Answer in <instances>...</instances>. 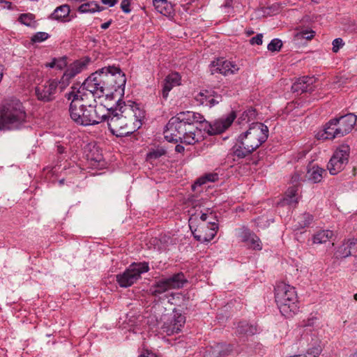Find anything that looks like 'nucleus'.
Wrapping results in <instances>:
<instances>
[{
    "label": "nucleus",
    "mask_w": 357,
    "mask_h": 357,
    "mask_svg": "<svg viewBox=\"0 0 357 357\" xmlns=\"http://www.w3.org/2000/svg\"><path fill=\"white\" fill-rule=\"evenodd\" d=\"M256 116V110L255 109L250 108L248 110L245 111L242 116H241V119L242 121H245L246 122H249L251 120H253Z\"/></svg>",
    "instance_id": "40"
},
{
    "label": "nucleus",
    "mask_w": 357,
    "mask_h": 357,
    "mask_svg": "<svg viewBox=\"0 0 357 357\" xmlns=\"http://www.w3.org/2000/svg\"><path fill=\"white\" fill-rule=\"evenodd\" d=\"M333 52H337L340 47H342L344 45L343 40L340 38H335L333 41Z\"/></svg>",
    "instance_id": "48"
},
{
    "label": "nucleus",
    "mask_w": 357,
    "mask_h": 357,
    "mask_svg": "<svg viewBox=\"0 0 357 357\" xmlns=\"http://www.w3.org/2000/svg\"><path fill=\"white\" fill-rule=\"evenodd\" d=\"M275 298L280 312L284 317H291L299 308L295 288L283 282L276 284Z\"/></svg>",
    "instance_id": "5"
},
{
    "label": "nucleus",
    "mask_w": 357,
    "mask_h": 357,
    "mask_svg": "<svg viewBox=\"0 0 357 357\" xmlns=\"http://www.w3.org/2000/svg\"><path fill=\"white\" fill-rule=\"evenodd\" d=\"M349 249L351 251V256L356 255L357 252V238L349 239Z\"/></svg>",
    "instance_id": "47"
},
{
    "label": "nucleus",
    "mask_w": 357,
    "mask_h": 357,
    "mask_svg": "<svg viewBox=\"0 0 357 357\" xmlns=\"http://www.w3.org/2000/svg\"><path fill=\"white\" fill-rule=\"evenodd\" d=\"M4 2H5V3H6V6L8 8H11L12 3H11L10 1H5Z\"/></svg>",
    "instance_id": "62"
},
{
    "label": "nucleus",
    "mask_w": 357,
    "mask_h": 357,
    "mask_svg": "<svg viewBox=\"0 0 357 357\" xmlns=\"http://www.w3.org/2000/svg\"><path fill=\"white\" fill-rule=\"evenodd\" d=\"M263 35L261 33L257 34L256 36L250 39V43L252 45H260L263 42Z\"/></svg>",
    "instance_id": "51"
},
{
    "label": "nucleus",
    "mask_w": 357,
    "mask_h": 357,
    "mask_svg": "<svg viewBox=\"0 0 357 357\" xmlns=\"http://www.w3.org/2000/svg\"><path fill=\"white\" fill-rule=\"evenodd\" d=\"M185 150L184 146L181 144H177L175 147V151L178 153H182Z\"/></svg>",
    "instance_id": "57"
},
{
    "label": "nucleus",
    "mask_w": 357,
    "mask_h": 357,
    "mask_svg": "<svg viewBox=\"0 0 357 357\" xmlns=\"http://www.w3.org/2000/svg\"><path fill=\"white\" fill-rule=\"evenodd\" d=\"M88 61L77 60L70 64L66 70L61 79L59 81L61 89H63L66 85L68 84L70 79L80 73L86 67Z\"/></svg>",
    "instance_id": "19"
},
{
    "label": "nucleus",
    "mask_w": 357,
    "mask_h": 357,
    "mask_svg": "<svg viewBox=\"0 0 357 357\" xmlns=\"http://www.w3.org/2000/svg\"><path fill=\"white\" fill-rule=\"evenodd\" d=\"M298 187L297 185H293L289 187L284 195V198L280 202L282 206H289L295 208L298 203L299 197L298 196Z\"/></svg>",
    "instance_id": "21"
},
{
    "label": "nucleus",
    "mask_w": 357,
    "mask_h": 357,
    "mask_svg": "<svg viewBox=\"0 0 357 357\" xmlns=\"http://www.w3.org/2000/svg\"><path fill=\"white\" fill-rule=\"evenodd\" d=\"M70 102L69 112L71 119L77 125L87 126L98 124L106 120L105 109L102 105H80Z\"/></svg>",
    "instance_id": "4"
},
{
    "label": "nucleus",
    "mask_w": 357,
    "mask_h": 357,
    "mask_svg": "<svg viewBox=\"0 0 357 357\" xmlns=\"http://www.w3.org/2000/svg\"><path fill=\"white\" fill-rule=\"evenodd\" d=\"M184 120L181 112L169 119L164 130V136L167 141L169 142H178V140L181 139V121Z\"/></svg>",
    "instance_id": "16"
},
{
    "label": "nucleus",
    "mask_w": 357,
    "mask_h": 357,
    "mask_svg": "<svg viewBox=\"0 0 357 357\" xmlns=\"http://www.w3.org/2000/svg\"><path fill=\"white\" fill-rule=\"evenodd\" d=\"M250 229L247 227H243L238 231V236L241 238L242 242H248L250 237L253 234Z\"/></svg>",
    "instance_id": "39"
},
{
    "label": "nucleus",
    "mask_w": 357,
    "mask_h": 357,
    "mask_svg": "<svg viewBox=\"0 0 357 357\" xmlns=\"http://www.w3.org/2000/svg\"><path fill=\"white\" fill-rule=\"evenodd\" d=\"M161 322L162 331L167 335H172L181 331L185 323V317L174 309L172 313L163 314Z\"/></svg>",
    "instance_id": "10"
},
{
    "label": "nucleus",
    "mask_w": 357,
    "mask_h": 357,
    "mask_svg": "<svg viewBox=\"0 0 357 357\" xmlns=\"http://www.w3.org/2000/svg\"><path fill=\"white\" fill-rule=\"evenodd\" d=\"M153 6L155 10L162 15L171 17L174 15V8L170 2L167 0L156 1Z\"/></svg>",
    "instance_id": "23"
},
{
    "label": "nucleus",
    "mask_w": 357,
    "mask_h": 357,
    "mask_svg": "<svg viewBox=\"0 0 357 357\" xmlns=\"http://www.w3.org/2000/svg\"><path fill=\"white\" fill-rule=\"evenodd\" d=\"M232 153L235 157L238 158H244L246 156L251 154L253 151H248L245 148V146H242L240 143L236 144L231 149Z\"/></svg>",
    "instance_id": "34"
},
{
    "label": "nucleus",
    "mask_w": 357,
    "mask_h": 357,
    "mask_svg": "<svg viewBox=\"0 0 357 357\" xmlns=\"http://www.w3.org/2000/svg\"><path fill=\"white\" fill-rule=\"evenodd\" d=\"M357 121V116L351 113L331 119L326 123L324 132L326 138L341 137L350 132Z\"/></svg>",
    "instance_id": "7"
},
{
    "label": "nucleus",
    "mask_w": 357,
    "mask_h": 357,
    "mask_svg": "<svg viewBox=\"0 0 357 357\" xmlns=\"http://www.w3.org/2000/svg\"><path fill=\"white\" fill-rule=\"evenodd\" d=\"M106 120L110 132L116 137L128 136L142 125L144 112L136 104H126L119 100L114 107L105 109Z\"/></svg>",
    "instance_id": "1"
},
{
    "label": "nucleus",
    "mask_w": 357,
    "mask_h": 357,
    "mask_svg": "<svg viewBox=\"0 0 357 357\" xmlns=\"http://www.w3.org/2000/svg\"><path fill=\"white\" fill-rule=\"evenodd\" d=\"M314 31L304 30L298 33V36L301 38H305L306 40H311L314 36Z\"/></svg>",
    "instance_id": "46"
},
{
    "label": "nucleus",
    "mask_w": 357,
    "mask_h": 357,
    "mask_svg": "<svg viewBox=\"0 0 357 357\" xmlns=\"http://www.w3.org/2000/svg\"><path fill=\"white\" fill-rule=\"evenodd\" d=\"M128 331H132L134 333H137L140 332V328H139L138 325L135 324V322L131 319L129 320V322L128 323Z\"/></svg>",
    "instance_id": "49"
},
{
    "label": "nucleus",
    "mask_w": 357,
    "mask_h": 357,
    "mask_svg": "<svg viewBox=\"0 0 357 357\" xmlns=\"http://www.w3.org/2000/svg\"><path fill=\"white\" fill-rule=\"evenodd\" d=\"M210 92L208 91H200L195 96V100L200 105L208 106Z\"/></svg>",
    "instance_id": "38"
},
{
    "label": "nucleus",
    "mask_w": 357,
    "mask_h": 357,
    "mask_svg": "<svg viewBox=\"0 0 357 357\" xmlns=\"http://www.w3.org/2000/svg\"><path fill=\"white\" fill-rule=\"evenodd\" d=\"M149 271V263H133L121 274L116 275V281L120 287H128L136 282L142 273Z\"/></svg>",
    "instance_id": "8"
},
{
    "label": "nucleus",
    "mask_w": 357,
    "mask_h": 357,
    "mask_svg": "<svg viewBox=\"0 0 357 357\" xmlns=\"http://www.w3.org/2000/svg\"><path fill=\"white\" fill-rule=\"evenodd\" d=\"M300 179V175L298 174H294L291 177V182L296 183Z\"/></svg>",
    "instance_id": "59"
},
{
    "label": "nucleus",
    "mask_w": 357,
    "mask_h": 357,
    "mask_svg": "<svg viewBox=\"0 0 357 357\" xmlns=\"http://www.w3.org/2000/svg\"><path fill=\"white\" fill-rule=\"evenodd\" d=\"M139 357H156L154 354L149 351H144Z\"/></svg>",
    "instance_id": "55"
},
{
    "label": "nucleus",
    "mask_w": 357,
    "mask_h": 357,
    "mask_svg": "<svg viewBox=\"0 0 357 357\" xmlns=\"http://www.w3.org/2000/svg\"><path fill=\"white\" fill-rule=\"evenodd\" d=\"M61 84L56 79H50L36 87V95L38 99L43 102H50L55 98L57 88Z\"/></svg>",
    "instance_id": "15"
},
{
    "label": "nucleus",
    "mask_w": 357,
    "mask_h": 357,
    "mask_svg": "<svg viewBox=\"0 0 357 357\" xmlns=\"http://www.w3.org/2000/svg\"><path fill=\"white\" fill-rule=\"evenodd\" d=\"M335 255L337 258H346L351 256V251L350 249H349V243L347 241L339 247Z\"/></svg>",
    "instance_id": "37"
},
{
    "label": "nucleus",
    "mask_w": 357,
    "mask_h": 357,
    "mask_svg": "<svg viewBox=\"0 0 357 357\" xmlns=\"http://www.w3.org/2000/svg\"><path fill=\"white\" fill-rule=\"evenodd\" d=\"M167 153L166 150L162 147H157L151 149L146 154V160L153 162L156 159L160 158Z\"/></svg>",
    "instance_id": "33"
},
{
    "label": "nucleus",
    "mask_w": 357,
    "mask_h": 357,
    "mask_svg": "<svg viewBox=\"0 0 357 357\" xmlns=\"http://www.w3.org/2000/svg\"><path fill=\"white\" fill-rule=\"evenodd\" d=\"M56 68H58L59 70L63 69L66 66V62L65 59H56Z\"/></svg>",
    "instance_id": "52"
},
{
    "label": "nucleus",
    "mask_w": 357,
    "mask_h": 357,
    "mask_svg": "<svg viewBox=\"0 0 357 357\" xmlns=\"http://www.w3.org/2000/svg\"><path fill=\"white\" fill-rule=\"evenodd\" d=\"M27 114L22 103L10 100L0 110V130H18L26 127Z\"/></svg>",
    "instance_id": "3"
},
{
    "label": "nucleus",
    "mask_w": 357,
    "mask_h": 357,
    "mask_svg": "<svg viewBox=\"0 0 357 357\" xmlns=\"http://www.w3.org/2000/svg\"><path fill=\"white\" fill-rule=\"evenodd\" d=\"M217 178V174H208L206 176V178L209 181H215Z\"/></svg>",
    "instance_id": "56"
},
{
    "label": "nucleus",
    "mask_w": 357,
    "mask_h": 357,
    "mask_svg": "<svg viewBox=\"0 0 357 357\" xmlns=\"http://www.w3.org/2000/svg\"><path fill=\"white\" fill-rule=\"evenodd\" d=\"M33 20V17L32 14L30 13H24L21 14L19 17V21L26 26L31 25L32 21Z\"/></svg>",
    "instance_id": "43"
},
{
    "label": "nucleus",
    "mask_w": 357,
    "mask_h": 357,
    "mask_svg": "<svg viewBox=\"0 0 357 357\" xmlns=\"http://www.w3.org/2000/svg\"><path fill=\"white\" fill-rule=\"evenodd\" d=\"M2 77H3V68H2L1 64L0 63V82L1 81Z\"/></svg>",
    "instance_id": "63"
},
{
    "label": "nucleus",
    "mask_w": 357,
    "mask_h": 357,
    "mask_svg": "<svg viewBox=\"0 0 357 357\" xmlns=\"http://www.w3.org/2000/svg\"><path fill=\"white\" fill-rule=\"evenodd\" d=\"M102 10L103 8L94 1L83 3L79 6L77 9L78 12L81 13H93L95 12H100Z\"/></svg>",
    "instance_id": "31"
},
{
    "label": "nucleus",
    "mask_w": 357,
    "mask_h": 357,
    "mask_svg": "<svg viewBox=\"0 0 357 357\" xmlns=\"http://www.w3.org/2000/svg\"><path fill=\"white\" fill-rule=\"evenodd\" d=\"M213 93L214 92H210V98L208 99V107H213L222 100V97L220 96H215Z\"/></svg>",
    "instance_id": "45"
},
{
    "label": "nucleus",
    "mask_w": 357,
    "mask_h": 357,
    "mask_svg": "<svg viewBox=\"0 0 357 357\" xmlns=\"http://www.w3.org/2000/svg\"><path fill=\"white\" fill-rule=\"evenodd\" d=\"M111 23H112V20H109V21H108V22H105V23L102 24H101V26H100V27H101V29H108V28H109V26H110Z\"/></svg>",
    "instance_id": "58"
},
{
    "label": "nucleus",
    "mask_w": 357,
    "mask_h": 357,
    "mask_svg": "<svg viewBox=\"0 0 357 357\" xmlns=\"http://www.w3.org/2000/svg\"><path fill=\"white\" fill-rule=\"evenodd\" d=\"M221 357H225L229 355L233 351V346L229 344L221 343Z\"/></svg>",
    "instance_id": "44"
},
{
    "label": "nucleus",
    "mask_w": 357,
    "mask_h": 357,
    "mask_svg": "<svg viewBox=\"0 0 357 357\" xmlns=\"http://www.w3.org/2000/svg\"><path fill=\"white\" fill-rule=\"evenodd\" d=\"M257 332V326L249 324L245 321H239L236 326V333L239 335H253Z\"/></svg>",
    "instance_id": "27"
},
{
    "label": "nucleus",
    "mask_w": 357,
    "mask_h": 357,
    "mask_svg": "<svg viewBox=\"0 0 357 357\" xmlns=\"http://www.w3.org/2000/svg\"><path fill=\"white\" fill-rule=\"evenodd\" d=\"M130 2L129 0H122L121 3V8L126 13H130L131 10L130 8Z\"/></svg>",
    "instance_id": "50"
},
{
    "label": "nucleus",
    "mask_w": 357,
    "mask_h": 357,
    "mask_svg": "<svg viewBox=\"0 0 357 357\" xmlns=\"http://www.w3.org/2000/svg\"><path fill=\"white\" fill-rule=\"evenodd\" d=\"M57 151L59 153L61 154L64 152V148L61 146H57Z\"/></svg>",
    "instance_id": "61"
},
{
    "label": "nucleus",
    "mask_w": 357,
    "mask_h": 357,
    "mask_svg": "<svg viewBox=\"0 0 357 357\" xmlns=\"http://www.w3.org/2000/svg\"><path fill=\"white\" fill-rule=\"evenodd\" d=\"M126 78L121 68L115 66L103 67L91 74L86 79L84 86L96 91L99 96L124 95Z\"/></svg>",
    "instance_id": "2"
},
{
    "label": "nucleus",
    "mask_w": 357,
    "mask_h": 357,
    "mask_svg": "<svg viewBox=\"0 0 357 357\" xmlns=\"http://www.w3.org/2000/svg\"><path fill=\"white\" fill-rule=\"evenodd\" d=\"M199 216V219L201 220V223H205L207 225V222L208 221H217L215 220V216L213 213L212 211H210V209H207L206 212H201V213L199 214H193L190 216L189 219V223H190V227L192 229V225L195 220H197V218Z\"/></svg>",
    "instance_id": "26"
},
{
    "label": "nucleus",
    "mask_w": 357,
    "mask_h": 357,
    "mask_svg": "<svg viewBox=\"0 0 357 357\" xmlns=\"http://www.w3.org/2000/svg\"><path fill=\"white\" fill-rule=\"evenodd\" d=\"M186 282L184 274L178 273L169 278L158 280L151 287L150 291L153 296H158L169 289L182 288Z\"/></svg>",
    "instance_id": "9"
},
{
    "label": "nucleus",
    "mask_w": 357,
    "mask_h": 357,
    "mask_svg": "<svg viewBox=\"0 0 357 357\" xmlns=\"http://www.w3.org/2000/svg\"><path fill=\"white\" fill-rule=\"evenodd\" d=\"M199 133L200 130H197L194 126L190 125V123L184 120L181 123V139L178 142L188 145L194 144L199 141Z\"/></svg>",
    "instance_id": "17"
},
{
    "label": "nucleus",
    "mask_w": 357,
    "mask_h": 357,
    "mask_svg": "<svg viewBox=\"0 0 357 357\" xmlns=\"http://www.w3.org/2000/svg\"><path fill=\"white\" fill-rule=\"evenodd\" d=\"M314 82L313 77L304 76L298 78L291 86L294 93H303L313 90L312 84Z\"/></svg>",
    "instance_id": "20"
},
{
    "label": "nucleus",
    "mask_w": 357,
    "mask_h": 357,
    "mask_svg": "<svg viewBox=\"0 0 357 357\" xmlns=\"http://www.w3.org/2000/svg\"><path fill=\"white\" fill-rule=\"evenodd\" d=\"M101 2L109 7H112L117 3L118 0H101Z\"/></svg>",
    "instance_id": "54"
},
{
    "label": "nucleus",
    "mask_w": 357,
    "mask_h": 357,
    "mask_svg": "<svg viewBox=\"0 0 357 357\" xmlns=\"http://www.w3.org/2000/svg\"><path fill=\"white\" fill-rule=\"evenodd\" d=\"M317 319L315 317H312L309 318L306 321H305V324H303V326H313L315 322L317 321Z\"/></svg>",
    "instance_id": "53"
},
{
    "label": "nucleus",
    "mask_w": 357,
    "mask_h": 357,
    "mask_svg": "<svg viewBox=\"0 0 357 357\" xmlns=\"http://www.w3.org/2000/svg\"><path fill=\"white\" fill-rule=\"evenodd\" d=\"M85 81L82 83V86L77 91H71L66 94V97L68 100H71V102H74L75 100L77 101L80 105H96L97 98L102 97L103 96H99L96 91L90 90L85 86Z\"/></svg>",
    "instance_id": "12"
},
{
    "label": "nucleus",
    "mask_w": 357,
    "mask_h": 357,
    "mask_svg": "<svg viewBox=\"0 0 357 357\" xmlns=\"http://www.w3.org/2000/svg\"><path fill=\"white\" fill-rule=\"evenodd\" d=\"M245 243L249 248H251L252 250H261L262 249L261 241L260 238L255 233H253L251 235L250 239L248 240V242H245Z\"/></svg>",
    "instance_id": "36"
},
{
    "label": "nucleus",
    "mask_w": 357,
    "mask_h": 357,
    "mask_svg": "<svg viewBox=\"0 0 357 357\" xmlns=\"http://www.w3.org/2000/svg\"><path fill=\"white\" fill-rule=\"evenodd\" d=\"M50 37V35L46 32H37L31 37V41L33 43H41L45 41Z\"/></svg>",
    "instance_id": "42"
},
{
    "label": "nucleus",
    "mask_w": 357,
    "mask_h": 357,
    "mask_svg": "<svg viewBox=\"0 0 357 357\" xmlns=\"http://www.w3.org/2000/svg\"><path fill=\"white\" fill-rule=\"evenodd\" d=\"M238 69V67L235 63L225 60L223 58L218 59L212 61L210 65L211 74L218 73L225 76L234 74Z\"/></svg>",
    "instance_id": "18"
},
{
    "label": "nucleus",
    "mask_w": 357,
    "mask_h": 357,
    "mask_svg": "<svg viewBox=\"0 0 357 357\" xmlns=\"http://www.w3.org/2000/svg\"><path fill=\"white\" fill-rule=\"evenodd\" d=\"M282 46L281 40L278 38L273 39L268 45V50L271 52L279 51Z\"/></svg>",
    "instance_id": "41"
},
{
    "label": "nucleus",
    "mask_w": 357,
    "mask_h": 357,
    "mask_svg": "<svg viewBox=\"0 0 357 357\" xmlns=\"http://www.w3.org/2000/svg\"><path fill=\"white\" fill-rule=\"evenodd\" d=\"M56 59H54L52 62L47 63L46 66L51 68H56Z\"/></svg>",
    "instance_id": "60"
},
{
    "label": "nucleus",
    "mask_w": 357,
    "mask_h": 357,
    "mask_svg": "<svg viewBox=\"0 0 357 357\" xmlns=\"http://www.w3.org/2000/svg\"><path fill=\"white\" fill-rule=\"evenodd\" d=\"M70 12V6L67 4L57 7L51 15V19L58 21H69L68 19Z\"/></svg>",
    "instance_id": "24"
},
{
    "label": "nucleus",
    "mask_w": 357,
    "mask_h": 357,
    "mask_svg": "<svg viewBox=\"0 0 357 357\" xmlns=\"http://www.w3.org/2000/svg\"><path fill=\"white\" fill-rule=\"evenodd\" d=\"M268 137V128L261 123H254L249 129L238 137V142L248 151H255Z\"/></svg>",
    "instance_id": "6"
},
{
    "label": "nucleus",
    "mask_w": 357,
    "mask_h": 357,
    "mask_svg": "<svg viewBox=\"0 0 357 357\" xmlns=\"http://www.w3.org/2000/svg\"><path fill=\"white\" fill-rule=\"evenodd\" d=\"M180 81L181 76L178 73H172L165 77L162 91V96L165 100L167 98L172 88L180 84Z\"/></svg>",
    "instance_id": "22"
},
{
    "label": "nucleus",
    "mask_w": 357,
    "mask_h": 357,
    "mask_svg": "<svg viewBox=\"0 0 357 357\" xmlns=\"http://www.w3.org/2000/svg\"><path fill=\"white\" fill-rule=\"evenodd\" d=\"M350 148L347 144L340 145L334 152L327 165L332 175H336L344 169L349 161Z\"/></svg>",
    "instance_id": "11"
},
{
    "label": "nucleus",
    "mask_w": 357,
    "mask_h": 357,
    "mask_svg": "<svg viewBox=\"0 0 357 357\" xmlns=\"http://www.w3.org/2000/svg\"><path fill=\"white\" fill-rule=\"evenodd\" d=\"M333 236V232L331 230H320L314 234L312 236L313 243L321 244L328 241Z\"/></svg>",
    "instance_id": "29"
},
{
    "label": "nucleus",
    "mask_w": 357,
    "mask_h": 357,
    "mask_svg": "<svg viewBox=\"0 0 357 357\" xmlns=\"http://www.w3.org/2000/svg\"><path fill=\"white\" fill-rule=\"evenodd\" d=\"M221 343H216L207 347L204 352V357H221Z\"/></svg>",
    "instance_id": "35"
},
{
    "label": "nucleus",
    "mask_w": 357,
    "mask_h": 357,
    "mask_svg": "<svg viewBox=\"0 0 357 357\" xmlns=\"http://www.w3.org/2000/svg\"><path fill=\"white\" fill-rule=\"evenodd\" d=\"M350 357H357V350L352 354H351Z\"/></svg>",
    "instance_id": "64"
},
{
    "label": "nucleus",
    "mask_w": 357,
    "mask_h": 357,
    "mask_svg": "<svg viewBox=\"0 0 357 357\" xmlns=\"http://www.w3.org/2000/svg\"><path fill=\"white\" fill-rule=\"evenodd\" d=\"M312 342H314L312 343V346L307 350L305 354H303L304 357H318L321 354L322 347L320 344V340L317 337L314 339L312 337Z\"/></svg>",
    "instance_id": "30"
},
{
    "label": "nucleus",
    "mask_w": 357,
    "mask_h": 357,
    "mask_svg": "<svg viewBox=\"0 0 357 357\" xmlns=\"http://www.w3.org/2000/svg\"><path fill=\"white\" fill-rule=\"evenodd\" d=\"M236 118V112L231 111L228 114L216 119L213 123L206 122L204 130L209 135L220 134L232 124Z\"/></svg>",
    "instance_id": "14"
},
{
    "label": "nucleus",
    "mask_w": 357,
    "mask_h": 357,
    "mask_svg": "<svg viewBox=\"0 0 357 357\" xmlns=\"http://www.w3.org/2000/svg\"><path fill=\"white\" fill-rule=\"evenodd\" d=\"M325 172V169L320 168L318 166H312L307 170L306 173V178L312 183H317L322 180L323 174Z\"/></svg>",
    "instance_id": "25"
},
{
    "label": "nucleus",
    "mask_w": 357,
    "mask_h": 357,
    "mask_svg": "<svg viewBox=\"0 0 357 357\" xmlns=\"http://www.w3.org/2000/svg\"><path fill=\"white\" fill-rule=\"evenodd\" d=\"M313 220V216L308 213H305L297 218V224L294 225V229L298 230L308 227Z\"/></svg>",
    "instance_id": "32"
},
{
    "label": "nucleus",
    "mask_w": 357,
    "mask_h": 357,
    "mask_svg": "<svg viewBox=\"0 0 357 357\" xmlns=\"http://www.w3.org/2000/svg\"><path fill=\"white\" fill-rule=\"evenodd\" d=\"M218 229V223L215 221H208L207 225L199 223L197 228L192 232L196 240L201 243L211 241L215 236Z\"/></svg>",
    "instance_id": "13"
},
{
    "label": "nucleus",
    "mask_w": 357,
    "mask_h": 357,
    "mask_svg": "<svg viewBox=\"0 0 357 357\" xmlns=\"http://www.w3.org/2000/svg\"><path fill=\"white\" fill-rule=\"evenodd\" d=\"M185 121L190 123V125L194 126L195 123H204L203 127L206 126V121L202 115L191 111H186L181 112Z\"/></svg>",
    "instance_id": "28"
}]
</instances>
